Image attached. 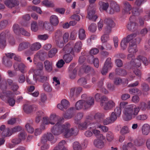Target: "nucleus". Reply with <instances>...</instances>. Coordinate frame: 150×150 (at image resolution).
<instances>
[{"mask_svg": "<svg viewBox=\"0 0 150 150\" xmlns=\"http://www.w3.org/2000/svg\"><path fill=\"white\" fill-rule=\"evenodd\" d=\"M63 117L59 118L55 125L51 128V131L54 135L63 134L66 138H69L72 136H75L78 133L79 130L76 128H70L71 124L69 123L62 124L64 122Z\"/></svg>", "mask_w": 150, "mask_h": 150, "instance_id": "f257e3e1", "label": "nucleus"}, {"mask_svg": "<svg viewBox=\"0 0 150 150\" xmlns=\"http://www.w3.org/2000/svg\"><path fill=\"white\" fill-rule=\"evenodd\" d=\"M139 41L140 39L137 37L136 34H131L122 39L120 44L121 47L123 50H125L127 48L128 43L129 42L128 49V52L129 53L134 54L138 51L136 43L139 42Z\"/></svg>", "mask_w": 150, "mask_h": 150, "instance_id": "f03ea898", "label": "nucleus"}, {"mask_svg": "<svg viewBox=\"0 0 150 150\" xmlns=\"http://www.w3.org/2000/svg\"><path fill=\"white\" fill-rule=\"evenodd\" d=\"M148 109L147 104L144 102H140L139 106L134 104L129 105L126 108L124 113L127 120H131L138 115L140 110L145 111Z\"/></svg>", "mask_w": 150, "mask_h": 150, "instance_id": "7ed1b4c3", "label": "nucleus"}, {"mask_svg": "<svg viewBox=\"0 0 150 150\" xmlns=\"http://www.w3.org/2000/svg\"><path fill=\"white\" fill-rule=\"evenodd\" d=\"M134 57V54L130 53L127 55V59L129 60H132L130 62V64L132 68L134 67L137 68L139 67L141 65V61L145 65H148V61L146 57L140 55L133 61V59Z\"/></svg>", "mask_w": 150, "mask_h": 150, "instance_id": "20e7f679", "label": "nucleus"}, {"mask_svg": "<svg viewBox=\"0 0 150 150\" xmlns=\"http://www.w3.org/2000/svg\"><path fill=\"white\" fill-rule=\"evenodd\" d=\"M82 46V44L81 42L80 41H79L75 43L74 49L69 43L66 45L63 49L65 53L69 52L71 54L74 55V52L76 53L79 52L81 49Z\"/></svg>", "mask_w": 150, "mask_h": 150, "instance_id": "39448f33", "label": "nucleus"}, {"mask_svg": "<svg viewBox=\"0 0 150 150\" xmlns=\"http://www.w3.org/2000/svg\"><path fill=\"white\" fill-rule=\"evenodd\" d=\"M13 93L10 91L0 93V98L6 102H7L9 105L11 106H13L15 103V100L13 98Z\"/></svg>", "mask_w": 150, "mask_h": 150, "instance_id": "423d86ee", "label": "nucleus"}, {"mask_svg": "<svg viewBox=\"0 0 150 150\" xmlns=\"http://www.w3.org/2000/svg\"><path fill=\"white\" fill-rule=\"evenodd\" d=\"M96 0H88L90 5L88 8V17L89 19L93 21H95L98 18L97 16L94 15L95 10V7L96 5L92 4H94Z\"/></svg>", "mask_w": 150, "mask_h": 150, "instance_id": "0eeeda50", "label": "nucleus"}, {"mask_svg": "<svg viewBox=\"0 0 150 150\" xmlns=\"http://www.w3.org/2000/svg\"><path fill=\"white\" fill-rule=\"evenodd\" d=\"M124 10L125 13L129 14L130 11L132 10V12L133 16H137L139 15L140 12L142 11V9H137L134 8H132L130 4L128 2L126 1L124 3Z\"/></svg>", "mask_w": 150, "mask_h": 150, "instance_id": "6e6552de", "label": "nucleus"}, {"mask_svg": "<svg viewBox=\"0 0 150 150\" xmlns=\"http://www.w3.org/2000/svg\"><path fill=\"white\" fill-rule=\"evenodd\" d=\"M0 38V48H4L6 46V40L10 36V33L8 30H6L1 32Z\"/></svg>", "mask_w": 150, "mask_h": 150, "instance_id": "1a4fd4ad", "label": "nucleus"}, {"mask_svg": "<svg viewBox=\"0 0 150 150\" xmlns=\"http://www.w3.org/2000/svg\"><path fill=\"white\" fill-rule=\"evenodd\" d=\"M100 105L105 110H108L114 107L115 104L112 100H108L106 97H103L101 100Z\"/></svg>", "mask_w": 150, "mask_h": 150, "instance_id": "9d476101", "label": "nucleus"}, {"mask_svg": "<svg viewBox=\"0 0 150 150\" xmlns=\"http://www.w3.org/2000/svg\"><path fill=\"white\" fill-rule=\"evenodd\" d=\"M97 123L95 122L94 123H91L90 124V127L89 129L92 131L93 134L97 138H99L103 139H105V137L103 136V134L100 133V131L97 129L99 128L98 127H96V125Z\"/></svg>", "mask_w": 150, "mask_h": 150, "instance_id": "9b49d317", "label": "nucleus"}, {"mask_svg": "<svg viewBox=\"0 0 150 150\" xmlns=\"http://www.w3.org/2000/svg\"><path fill=\"white\" fill-rule=\"evenodd\" d=\"M62 33L60 30H57L54 34L55 40L57 45L59 47L64 46V42L62 38Z\"/></svg>", "mask_w": 150, "mask_h": 150, "instance_id": "f8f14e48", "label": "nucleus"}, {"mask_svg": "<svg viewBox=\"0 0 150 150\" xmlns=\"http://www.w3.org/2000/svg\"><path fill=\"white\" fill-rule=\"evenodd\" d=\"M93 118V116L92 115H90L86 116L85 121L79 124L78 127L80 129L84 130L86 129L88 126H90V121Z\"/></svg>", "mask_w": 150, "mask_h": 150, "instance_id": "ddd939ff", "label": "nucleus"}, {"mask_svg": "<svg viewBox=\"0 0 150 150\" xmlns=\"http://www.w3.org/2000/svg\"><path fill=\"white\" fill-rule=\"evenodd\" d=\"M112 67L113 64L111 62V58H108L105 62L103 68L101 70L102 74L103 75L106 74L108 71L111 69Z\"/></svg>", "mask_w": 150, "mask_h": 150, "instance_id": "4468645a", "label": "nucleus"}, {"mask_svg": "<svg viewBox=\"0 0 150 150\" xmlns=\"http://www.w3.org/2000/svg\"><path fill=\"white\" fill-rule=\"evenodd\" d=\"M106 25L105 29V33H110L112 28L115 26V23L111 19H106L104 21Z\"/></svg>", "mask_w": 150, "mask_h": 150, "instance_id": "2eb2a0df", "label": "nucleus"}, {"mask_svg": "<svg viewBox=\"0 0 150 150\" xmlns=\"http://www.w3.org/2000/svg\"><path fill=\"white\" fill-rule=\"evenodd\" d=\"M117 117L114 112H112L109 117L106 118L103 120V123L104 125L112 124L117 120Z\"/></svg>", "mask_w": 150, "mask_h": 150, "instance_id": "dca6fc26", "label": "nucleus"}, {"mask_svg": "<svg viewBox=\"0 0 150 150\" xmlns=\"http://www.w3.org/2000/svg\"><path fill=\"white\" fill-rule=\"evenodd\" d=\"M6 56L4 57L3 59V62L5 65L7 67H10L12 65V62L10 60V58H12L14 55L13 53H8L6 54Z\"/></svg>", "mask_w": 150, "mask_h": 150, "instance_id": "f3484780", "label": "nucleus"}, {"mask_svg": "<svg viewBox=\"0 0 150 150\" xmlns=\"http://www.w3.org/2000/svg\"><path fill=\"white\" fill-rule=\"evenodd\" d=\"M120 8L119 5L114 1H112L110 3V7L108 12L110 14H113L115 12H118Z\"/></svg>", "mask_w": 150, "mask_h": 150, "instance_id": "a211bd4d", "label": "nucleus"}, {"mask_svg": "<svg viewBox=\"0 0 150 150\" xmlns=\"http://www.w3.org/2000/svg\"><path fill=\"white\" fill-rule=\"evenodd\" d=\"M135 20L134 16H132L129 18V22L127 24V27L130 30L133 31L137 28V25L134 21Z\"/></svg>", "mask_w": 150, "mask_h": 150, "instance_id": "6ab92c4d", "label": "nucleus"}, {"mask_svg": "<svg viewBox=\"0 0 150 150\" xmlns=\"http://www.w3.org/2000/svg\"><path fill=\"white\" fill-rule=\"evenodd\" d=\"M104 139L97 138L94 140L93 141V144L96 148L101 149L104 147L105 144L103 140Z\"/></svg>", "mask_w": 150, "mask_h": 150, "instance_id": "aec40b11", "label": "nucleus"}, {"mask_svg": "<svg viewBox=\"0 0 150 150\" xmlns=\"http://www.w3.org/2000/svg\"><path fill=\"white\" fill-rule=\"evenodd\" d=\"M69 105V102L66 99H64L62 100L60 103L58 104L57 107L60 110H63L64 109H67Z\"/></svg>", "mask_w": 150, "mask_h": 150, "instance_id": "412c9836", "label": "nucleus"}, {"mask_svg": "<svg viewBox=\"0 0 150 150\" xmlns=\"http://www.w3.org/2000/svg\"><path fill=\"white\" fill-rule=\"evenodd\" d=\"M41 140H42V142H47V141H49L51 142L52 143H53L54 137L51 133L50 132L47 133L43 135L42 138Z\"/></svg>", "mask_w": 150, "mask_h": 150, "instance_id": "4be33fe9", "label": "nucleus"}, {"mask_svg": "<svg viewBox=\"0 0 150 150\" xmlns=\"http://www.w3.org/2000/svg\"><path fill=\"white\" fill-rule=\"evenodd\" d=\"M14 83L12 80L10 79H8L7 82L3 80L0 83V88L4 90L8 86L11 87Z\"/></svg>", "mask_w": 150, "mask_h": 150, "instance_id": "5701e85b", "label": "nucleus"}, {"mask_svg": "<svg viewBox=\"0 0 150 150\" xmlns=\"http://www.w3.org/2000/svg\"><path fill=\"white\" fill-rule=\"evenodd\" d=\"M13 67L16 70H19L23 73L25 72V68L26 66L23 63H15L14 64Z\"/></svg>", "mask_w": 150, "mask_h": 150, "instance_id": "b1692460", "label": "nucleus"}, {"mask_svg": "<svg viewBox=\"0 0 150 150\" xmlns=\"http://www.w3.org/2000/svg\"><path fill=\"white\" fill-rule=\"evenodd\" d=\"M42 25V22L41 21H39L38 24L34 21H33L31 25V30L33 32L37 31L39 28Z\"/></svg>", "mask_w": 150, "mask_h": 150, "instance_id": "393cba45", "label": "nucleus"}, {"mask_svg": "<svg viewBox=\"0 0 150 150\" xmlns=\"http://www.w3.org/2000/svg\"><path fill=\"white\" fill-rule=\"evenodd\" d=\"M47 55V53L43 51H40L37 53L35 55L34 59V62H35L36 58H38L41 60H44Z\"/></svg>", "mask_w": 150, "mask_h": 150, "instance_id": "a878e982", "label": "nucleus"}, {"mask_svg": "<svg viewBox=\"0 0 150 150\" xmlns=\"http://www.w3.org/2000/svg\"><path fill=\"white\" fill-rule=\"evenodd\" d=\"M66 142L64 140L60 142L58 145L55 147L53 150H68L67 147L65 146Z\"/></svg>", "mask_w": 150, "mask_h": 150, "instance_id": "bb28decb", "label": "nucleus"}, {"mask_svg": "<svg viewBox=\"0 0 150 150\" xmlns=\"http://www.w3.org/2000/svg\"><path fill=\"white\" fill-rule=\"evenodd\" d=\"M73 67V64L70 65L69 68V76L71 79H74L76 77L77 69L75 68L73 70H71Z\"/></svg>", "mask_w": 150, "mask_h": 150, "instance_id": "cd10ccee", "label": "nucleus"}, {"mask_svg": "<svg viewBox=\"0 0 150 150\" xmlns=\"http://www.w3.org/2000/svg\"><path fill=\"white\" fill-rule=\"evenodd\" d=\"M4 3L8 8H12L18 5L19 2L17 0H5Z\"/></svg>", "mask_w": 150, "mask_h": 150, "instance_id": "c85d7f7f", "label": "nucleus"}, {"mask_svg": "<svg viewBox=\"0 0 150 150\" xmlns=\"http://www.w3.org/2000/svg\"><path fill=\"white\" fill-rule=\"evenodd\" d=\"M85 100L84 108L87 109L91 107L94 104V100L92 97H89Z\"/></svg>", "mask_w": 150, "mask_h": 150, "instance_id": "c756f323", "label": "nucleus"}, {"mask_svg": "<svg viewBox=\"0 0 150 150\" xmlns=\"http://www.w3.org/2000/svg\"><path fill=\"white\" fill-rule=\"evenodd\" d=\"M41 45L39 42H35L32 44L30 46V49L32 51H36L39 50L41 47Z\"/></svg>", "mask_w": 150, "mask_h": 150, "instance_id": "7c9ffc66", "label": "nucleus"}, {"mask_svg": "<svg viewBox=\"0 0 150 150\" xmlns=\"http://www.w3.org/2000/svg\"><path fill=\"white\" fill-rule=\"evenodd\" d=\"M44 67L47 71L50 72L52 70V62L46 60L44 62Z\"/></svg>", "mask_w": 150, "mask_h": 150, "instance_id": "2f4dec72", "label": "nucleus"}, {"mask_svg": "<svg viewBox=\"0 0 150 150\" xmlns=\"http://www.w3.org/2000/svg\"><path fill=\"white\" fill-rule=\"evenodd\" d=\"M105 115L103 113L97 112L95 114L94 116V118L97 121V123H100L103 122V119L105 117Z\"/></svg>", "mask_w": 150, "mask_h": 150, "instance_id": "473e14b6", "label": "nucleus"}, {"mask_svg": "<svg viewBox=\"0 0 150 150\" xmlns=\"http://www.w3.org/2000/svg\"><path fill=\"white\" fill-rule=\"evenodd\" d=\"M51 124L50 119L49 117H44L42 118V122L40 126V128L42 129H45L46 128L45 125Z\"/></svg>", "mask_w": 150, "mask_h": 150, "instance_id": "72a5a7b5", "label": "nucleus"}, {"mask_svg": "<svg viewBox=\"0 0 150 150\" xmlns=\"http://www.w3.org/2000/svg\"><path fill=\"white\" fill-rule=\"evenodd\" d=\"M50 21L53 26H56L58 24L59 21L58 17L55 15H52L50 17Z\"/></svg>", "mask_w": 150, "mask_h": 150, "instance_id": "f704fd0d", "label": "nucleus"}, {"mask_svg": "<svg viewBox=\"0 0 150 150\" xmlns=\"http://www.w3.org/2000/svg\"><path fill=\"white\" fill-rule=\"evenodd\" d=\"M44 28L50 32H52L54 30L53 25L49 23L45 22L42 24Z\"/></svg>", "mask_w": 150, "mask_h": 150, "instance_id": "c9c22d12", "label": "nucleus"}, {"mask_svg": "<svg viewBox=\"0 0 150 150\" xmlns=\"http://www.w3.org/2000/svg\"><path fill=\"white\" fill-rule=\"evenodd\" d=\"M82 90L81 87H75L71 88L70 91V94L72 96L74 95H77L80 94Z\"/></svg>", "mask_w": 150, "mask_h": 150, "instance_id": "e433bc0d", "label": "nucleus"}, {"mask_svg": "<svg viewBox=\"0 0 150 150\" xmlns=\"http://www.w3.org/2000/svg\"><path fill=\"white\" fill-rule=\"evenodd\" d=\"M78 83L81 86H83V87L88 88L91 87L90 85H86L87 82L86 79L84 78H82L79 79L78 81Z\"/></svg>", "mask_w": 150, "mask_h": 150, "instance_id": "4c0bfd02", "label": "nucleus"}, {"mask_svg": "<svg viewBox=\"0 0 150 150\" xmlns=\"http://www.w3.org/2000/svg\"><path fill=\"white\" fill-rule=\"evenodd\" d=\"M24 112L27 113H29L35 110V108L32 105H25L23 108Z\"/></svg>", "mask_w": 150, "mask_h": 150, "instance_id": "58836bf2", "label": "nucleus"}, {"mask_svg": "<svg viewBox=\"0 0 150 150\" xmlns=\"http://www.w3.org/2000/svg\"><path fill=\"white\" fill-rule=\"evenodd\" d=\"M79 38L81 40H85L86 37V35L85 30L83 28H80L78 31Z\"/></svg>", "mask_w": 150, "mask_h": 150, "instance_id": "ea45409f", "label": "nucleus"}, {"mask_svg": "<svg viewBox=\"0 0 150 150\" xmlns=\"http://www.w3.org/2000/svg\"><path fill=\"white\" fill-rule=\"evenodd\" d=\"M150 131V127L147 124H144L142 127V134L145 135H147Z\"/></svg>", "mask_w": 150, "mask_h": 150, "instance_id": "a19ab883", "label": "nucleus"}, {"mask_svg": "<svg viewBox=\"0 0 150 150\" xmlns=\"http://www.w3.org/2000/svg\"><path fill=\"white\" fill-rule=\"evenodd\" d=\"M29 45L30 44L28 42H23L20 43L18 47V50L19 51H21L27 48Z\"/></svg>", "mask_w": 150, "mask_h": 150, "instance_id": "79ce46f5", "label": "nucleus"}, {"mask_svg": "<svg viewBox=\"0 0 150 150\" xmlns=\"http://www.w3.org/2000/svg\"><path fill=\"white\" fill-rule=\"evenodd\" d=\"M41 3L44 6L48 7H52L54 6V2L51 0H44Z\"/></svg>", "mask_w": 150, "mask_h": 150, "instance_id": "37998d69", "label": "nucleus"}, {"mask_svg": "<svg viewBox=\"0 0 150 150\" xmlns=\"http://www.w3.org/2000/svg\"><path fill=\"white\" fill-rule=\"evenodd\" d=\"M85 100H81L78 101L76 103L75 108L78 110H79L84 108Z\"/></svg>", "mask_w": 150, "mask_h": 150, "instance_id": "c03bdc74", "label": "nucleus"}, {"mask_svg": "<svg viewBox=\"0 0 150 150\" xmlns=\"http://www.w3.org/2000/svg\"><path fill=\"white\" fill-rule=\"evenodd\" d=\"M51 124V125H54L55 124V123L58 119V116L55 113H51L49 117Z\"/></svg>", "mask_w": 150, "mask_h": 150, "instance_id": "a18cd8bd", "label": "nucleus"}, {"mask_svg": "<svg viewBox=\"0 0 150 150\" xmlns=\"http://www.w3.org/2000/svg\"><path fill=\"white\" fill-rule=\"evenodd\" d=\"M128 103L127 102H121L120 104V108L121 109H124V110L123 111V113L124 114V117L123 118L124 120L125 121H129L130 120H127L126 119V116L125 115L124 113L127 107V106H129V105H127Z\"/></svg>", "mask_w": 150, "mask_h": 150, "instance_id": "49530a36", "label": "nucleus"}, {"mask_svg": "<svg viewBox=\"0 0 150 150\" xmlns=\"http://www.w3.org/2000/svg\"><path fill=\"white\" fill-rule=\"evenodd\" d=\"M52 83L55 88L57 90H59L60 89V82L58 78L55 77H54Z\"/></svg>", "mask_w": 150, "mask_h": 150, "instance_id": "de8ad7c7", "label": "nucleus"}, {"mask_svg": "<svg viewBox=\"0 0 150 150\" xmlns=\"http://www.w3.org/2000/svg\"><path fill=\"white\" fill-rule=\"evenodd\" d=\"M122 82L124 84L125 83L126 84H127L128 83V80L126 79H124L122 80L120 78H117L115 79L114 81V84L116 85H119Z\"/></svg>", "mask_w": 150, "mask_h": 150, "instance_id": "09e8293b", "label": "nucleus"}, {"mask_svg": "<svg viewBox=\"0 0 150 150\" xmlns=\"http://www.w3.org/2000/svg\"><path fill=\"white\" fill-rule=\"evenodd\" d=\"M12 134L11 130L9 128H6L1 132V136L3 137H6L10 136Z\"/></svg>", "mask_w": 150, "mask_h": 150, "instance_id": "8fccbe9b", "label": "nucleus"}, {"mask_svg": "<svg viewBox=\"0 0 150 150\" xmlns=\"http://www.w3.org/2000/svg\"><path fill=\"white\" fill-rule=\"evenodd\" d=\"M99 4L100 6L99 9L100 11H102L103 10L106 11L109 7L108 4L101 1L99 2Z\"/></svg>", "mask_w": 150, "mask_h": 150, "instance_id": "3c124183", "label": "nucleus"}, {"mask_svg": "<svg viewBox=\"0 0 150 150\" xmlns=\"http://www.w3.org/2000/svg\"><path fill=\"white\" fill-rule=\"evenodd\" d=\"M47 100V97L46 95L42 94L41 96V98L39 101L38 103L41 106H44L45 105V103Z\"/></svg>", "mask_w": 150, "mask_h": 150, "instance_id": "603ef678", "label": "nucleus"}, {"mask_svg": "<svg viewBox=\"0 0 150 150\" xmlns=\"http://www.w3.org/2000/svg\"><path fill=\"white\" fill-rule=\"evenodd\" d=\"M63 59L66 63H69L72 60L73 57L70 54H66L64 55Z\"/></svg>", "mask_w": 150, "mask_h": 150, "instance_id": "864d4df0", "label": "nucleus"}, {"mask_svg": "<svg viewBox=\"0 0 150 150\" xmlns=\"http://www.w3.org/2000/svg\"><path fill=\"white\" fill-rule=\"evenodd\" d=\"M72 146L74 150H81L82 149L81 144L77 141L74 142Z\"/></svg>", "mask_w": 150, "mask_h": 150, "instance_id": "5fc2aeb1", "label": "nucleus"}, {"mask_svg": "<svg viewBox=\"0 0 150 150\" xmlns=\"http://www.w3.org/2000/svg\"><path fill=\"white\" fill-rule=\"evenodd\" d=\"M57 50L56 48H53L48 52V54L49 58H52L53 57L56 53L57 52Z\"/></svg>", "mask_w": 150, "mask_h": 150, "instance_id": "6e6d98bb", "label": "nucleus"}, {"mask_svg": "<svg viewBox=\"0 0 150 150\" xmlns=\"http://www.w3.org/2000/svg\"><path fill=\"white\" fill-rule=\"evenodd\" d=\"M13 31L16 35H19L20 33V28L17 24H14L13 27Z\"/></svg>", "mask_w": 150, "mask_h": 150, "instance_id": "4d7b16f0", "label": "nucleus"}, {"mask_svg": "<svg viewBox=\"0 0 150 150\" xmlns=\"http://www.w3.org/2000/svg\"><path fill=\"white\" fill-rule=\"evenodd\" d=\"M38 76H39L38 79L42 82L46 81L47 79V77L43 75V72L42 71H41V73L38 74Z\"/></svg>", "mask_w": 150, "mask_h": 150, "instance_id": "13d9d810", "label": "nucleus"}, {"mask_svg": "<svg viewBox=\"0 0 150 150\" xmlns=\"http://www.w3.org/2000/svg\"><path fill=\"white\" fill-rule=\"evenodd\" d=\"M43 87L44 90L47 92H50L52 90V87L47 82L43 84Z\"/></svg>", "mask_w": 150, "mask_h": 150, "instance_id": "bf43d9fd", "label": "nucleus"}, {"mask_svg": "<svg viewBox=\"0 0 150 150\" xmlns=\"http://www.w3.org/2000/svg\"><path fill=\"white\" fill-rule=\"evenodd\" d=\"M96 126L97 127H98L99 128H101L102 131L104 132H106L108 131V127L102 125L99 123H97Z\"/></svg>", "mask_w": 150, "mask_h": 150, "instance_id": "052dcab7", "label": "nucleus"}, {"mask_svg": "<svg viewBox=\"0 0 150 150\" xmlns=\"http://www.w3.org/2000/svg\"><path fill=\"white\" fill-rule=\"evenodd\" d=\"M90 70L91 68L89 66L86 65H83L80 69V71L82 73H87Z\"/></svg>", "mask_w": 150, "mask_h": 150, "instance_id": "680f3d73", "label": "nucleus"}, {"mask_svg": "<svg viewBox=\"0 0 150 150\" xmlns=\"http://www.w3.org/2000/svg\"><path fill=\"white\" fill-rule=\"evenodd\" d=\"M129 127L127 126H125L122 127L120 131V133L122 134H125L129 133Z\"/></svg>", "mask_w": 150, "mask_h": 150, "instance_id": "e2e57ef3", "label": "nucleus"}, {"mask_svg": "<svg viewBox=\"0 0 150 150\" xmlns=\"http://www.w3.org/2000/svg\"><path fill=\"white\" fill-rule=\"evenodd\" d=\"M135 117L138 120L143 121L145 120L148 118V115L146 114H141L137 115Z\"/></svg>", "mask_w": 150, "mask_h": 150, "instance_id": "0e129e2a", "label": "nucleus"}, {"mask_svg": "<svg viewBox=\"0 0 150 150\" xmlns=\"http://www.w3.org/2000/svg\"><path fill=\"white\" fill-rule=\"evenodd\" d=\"M10 88L14 92L15 94L18 95L20 93V92L18 91L15 92L19 88V86L17 83H14Z\"/></svg>", "mask_w": 150, "mask_h": 150, "instance_id": "69168bd1", "label": "nucleus"}, {"mask_svg": "<svg viewBox=\"0 0 150 150\" xmlns=\"http://www.w3.org/2000/svg\"><path fill=\"white\" fill-rule=\"evenodd\" d=\"M83 114L82 113H79L77 114L75 118V122L76 123L78 124L83 118Z\"/></svg>", "mask_w": 150, "mask_h": 150, "instance_id": "338daca9", "label": "nucleus"}, {"mask_svg": "<svg viewBox=\"0 0 150 150\" xmlns=\"http://www.w3.org/2000/svg\"><path fill=\"white\" fill-rule=\"evenodd\" d=\"M25 127L29 133H32L33 132L34 129L29 123H27L25 125Z\"/></svg>", "mask_w": 150, "mask_h": 150, "instance_id": "774afa93", "label": "nucleus"}]
</instances>
